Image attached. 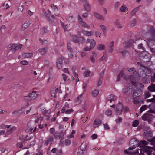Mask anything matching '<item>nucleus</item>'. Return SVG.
<instances>
[{"label":"nucleus","mask_w":155,"mask_h":155,"mask_svg":"<svg viewBox=\"0 0 155 155\" xmlns=\"http://www.w3.org/2000/svg\"><path fill=\"white\" fill-rule=\"evenodd\" d=\"M99 94V91L97 90H94L92 92V94L93 97L97 96Z\"/></svg>","instance_id":"nucleus-29"},{"label":"nucleus","mask_w":155,"mask_h":155,"mask_svg":"<svg viewBox=\"0 0 155 155\" xmlns=\"http://www.w3.org/2000/svg\"><path fill=\"white\" fill-rule=\"evenodd\" d=\"M138 48L139 49H141L143 50H144V48L143 46V45L142 44H139L138 46Z\"/></svg>","instance_id":"nucleus-59"},{"label":"nucleus","mask_w":155,"mask_h":155,"mask_svg":"<svg viewBox=\"0 0 155 155\" xmlns=\"http://www.w3.org/2000/svg\"><path fill=\"white\" fill-rule=\"evenodd\" d=\"M149 140L150 142L153 145H155V137L152 139H149Z\"/></svg>","instance_id":"nucleus-42"},{"label":"nucleus","mask_w":155,"mask_h":155,"mask_svg":"<svg viewBox=\"0 0 155 155\" xmlns=\"http://www.w3.org/2000/svg\"><path fill=\"white\" fill-rule=\"evenodd\" d=\"M100 28L101 29H102L104 33L106 31V27L103 25H100Z\"/></svg>","instance_id":"nucleus-48"},{"label":"nucleus","mask_w":155,"mask_h":155,"mask_svg":"<svg viewBox=\"0 0 155 155\" xmlns=\"http://www.w3.org/2000/svg\"><path fill=\"white\" fill-rule=\"evenodd\" d=\"M64 72V73H67L68 74H70V72L68 71V68H64V69L63 70H62Z\"/></svg>","instance_id":"nucleus-61"},{"label":"nucleus","mask_w":155,"mask_h":155,"mask_svg":"<svg viewBox=\"0 0 155 155\" xmlns=\"http://www.w3.org/2000/svg\"><path fill=\"white\" fill-rule=\"evenodd\" d=\"M102 84V78H100L99 79V80L97 82V86H100Z\"/></svg>","instance_id":"nucleus-55"},{"label":"nucleus","mask_w":155,"mask_h":155,"mask_svg":"<svg viewBox=\"0 0 155 155\" xmlns=\"http://www.w3.org/2000/svg\"><path fill=\"white\" fill-rule=\"evenodd\" d=\"M22 55L24 58H29L32 57L33 54L32 53H24L22 54Z\"/></svg>","instance_id":"nucleus-23"},{"label":"nucleus","mask_w":155,"mask_h":155,"mask_svg":"<svg viewBox=\"0 0 155 155\" xmlns=\"http://www.w3.org/2000/svg\"><path fill=\"white\" fill-rule=\"evenodd\" d=\"M146 107L144 106H142L140 109V112H142L143 111L145 110L146 109Z\"/></svg>","instance_id":"nucleus-57"},{"label":"nucleus","mask_w":155,"mask_h":155,"mask_svg":"<svg viewBox=\"0 0 155 155\" xmlns=\"http://www.w3.org/2000/svg\"><path fill=\"white\" fill-rule=\"evenodd\" d=\"M17 128L15 126H12L9 129H8L6 130V133L5 134V137H6L8 136L11 134L13 131L15 130Z\"/></svg>","instance_id":"nucleus-8"},{"label":"nucleus","mask_w":155,"mask_h":155,"mask_svg":"<svg viewBox=\"0 0 155 155\" xmlns=\"http://www.w3.org/2000/svg\"><path fill=\"white\" fill-rule=\"evenodd\" d=\"M134 43V40L133 39H130L129 42H127L126 43L125 46L127 48H129L132 45L133 43Z\"/></svg>","instance_id":"nucleus-21"},{"label":"nucleus","mask_w":155,"mask_h":155,"mask_svg":"<svg viewBox=\"0 0 155 155\" xmlns=\"http://www.w3.org/2000/svg\"><path fill=\"white\" fill-rule=\"evenodd\" d=\"M122 119L121 117H118V118L115 120V121L116 122L117 124L118 123H120L121 122Z\"/></svg>","instance_id":"nucleus-50"},{"label":"nucleus","mask_w":155,"mask_h":155,"mask_svg":"<svg viewBox=\"0 0 155 155\" xmlns=\"http://www.w3.org/2000/svg\"><path fill=\"white\" fill-rule=\"evenodd\" d=\"M54 141V138L52 136H50L48 137L47 140L44 143V144L45 145H48L49 143L51 144Z\"/></svg>","instance_id":"nucleus-11"},{"label":"nucleus","mask_w":155,"mask_h":155,"mask_svg":"<svg viewBox=\"0 0 155 155\" xmlns=\"http://www.w3.org/2000/svg\"><path fill=\"white\" fill-rule=\"evenodd\" d=\"M67 48L68 50L71 52H72V48L71 46V44L70 43H68L67 44Z\"/></svg>","instance_id":"nucleus-35"},{"label":"nucleus","mask_w":155,"mask_h":155,"mask_svg":"<svg viewBox=\"0 0 155 155\" xmlns=\"http://www.w3.org/2000/svg\"><path fill=\"white\" fill-rule=\"evenodd\" d=\"M120 5V4L119 2H116L115 4V8L116 9L118 8L119 6Z\"/></svg>","instance_id":"nucleus-64"},{"label":"nucleus","mask_w":155,"mask_h":155,"mask_svg":"<svg viewBox=\"0 0 155 155\" xmlns=\"http://www.w3.org/2000/svg\"><path fill=\"white\" fill-rule=\"evenodd\" d=\"M91 137L93 139H95L97 138V135L96 134H94L91 136Z\"/></svg>","instance_id":"nucleus-63"},{"label":"nucleus","mask_w":155,"mask_h":155,"mask_svg":"<svg viewBox=\"0 0 155 155\" xmlns=\"http://www.w3.org/2000/svg\"><path fill=\"white\" fill-rule=\"evenodd\" d=\"M93 15L94 17L100 20L104 21L105 19L104 17L97 13L94 12L93 13Z\"/></svg>","instance_id":"nucleus-12"},{"label":"nucleus","mask_w":155,"mask_h":155,"mask_svg":"<svg viewBox=\"0 0 155 155\" xmlns=\"http://www.w3.org/2000/svg\"><path fill=\"white\" fill-rule=\"evenodd\" d=\"M72 41L74 43H77L78 41V39L76 35L73 36Z\"/></svg>","instance_id":"nucleus-39"},{"label":"nucleus","mask_w":155,"mask_h":155,"mask_svg":"<svg viewBox=\"0 0 155 155\" xmlns=\"http://www.w3.org/2000/svg\"><path fill=\"white\" fill-rule=\"evenodd\" d=\"M148 89L151 92H155V84H151L148 87Z\"/></svg>","instance_id":"nucleus-19"},{"label":"nucleus","mask_w":155,"mask_h":155,"mask_svg":"<svg viewBox=\"0 0 155 155\" xmlns=\"http://www.w3.org/2000/svg\"><path fill=\"white\" fill-rule=\"evenodd\" d=\"M98 1L101 5H104L105 3L104 0H98Z\"/></svg>","instance_id":"nucleus-53"},{"label":"nucleus","mask_w":155,"mask_h":155,"mask_svg":"<svg viewBox=\"0 0 155 155\" xmlns=\"http://www.w3.org/2000/svg\"><path fill=\"white\" fill-rule=\"evenodd\" d=\"M22 47V44H20L19 45H18L16 46H15L14 48L13 49H11L12 51V52H15L16 50H19L20 49H21V47Z\"/></svg>","instance_id":"nucleus-24"},{"label":"nucleus","mask_w":155,"mask_h":155,"mask_svg":"<svg viewBox=\"0 0 155 155\" xmlns=\"http://www.w3.org/2000/svg\"><path fill=\"white\" fill-rule=\"evenodd\" d=\"M114 43V41H113L109 44L108 51L110 53H112L113 51Z\"/></svg>","instance_id":"nucleus-15"},{"label":"nucleus","mask_w":155,"mask_h":155,"mask_svg":"<svg viewBox=\"0 0 155 155\" xmlns=\"http://www.w3.org/2000/svg\"><path fill=\"white\" fill-rule=\"evenodd\" d=\"M144 95L145 97L146 98L149 97L150 96L149 92L148 91L145 92H144Z\"/></svg>","instance_id":"nucleus-45"},{"label":"nucleus","mask_w":155,"mask_h":155,"mask_svg":"<svg viewBox=\"0 0 155 155\" xmlns=\"http://www.w3.org/2000/svg\"><path fill=\"white\" fill-rule=\"evenodd\" d=\"M150 80L151 82H154L155 81V73H154L153 75L151 77Z\"/></svg>","instance_id":"nucleus-52"},{"label":"nucleus","mask_w":155,"mask_h":155,"mask_svg":"<svg viewBox=\"0 0 155 155\" xmlns=\"http://www.w3.org/2000/svg\"><path fill=\"white\" fill-rule=\"evenodd\" d=\"M136 24V21L135 19H133L132 20L130 23V26L131 27H134L135 26Z\"/></svg>","instance_id":"nucleus-41"},{"label":"nucleus","mask_w":155,"mask_h":155,"mask_svg":"<svg viewBox=\"0 0 155 155\" xmlns=\"http://www.w3.org/2000/svg\"><path fill=\"white\" fill-rule=\"evenodd\" d=\"M117 98V97L114 95L111 94L107 97V100L108 101H109L110 103H111L113 101L116 100Z\"/></svg>","instance_id":"nucleus-13"},{"label":"nucleus","mask_w":155,"mask_h":155,"mask_svg":"<svg viewBox=\"0 0 155 155\" xmlns=\"http://www.w3.org/2000/svg\"><path fill=\"white\" fill-rule=\"evenodd\" d=\"M75 133V131L74 130H72L70 135L67 136V137L68 138H72L74 137V134Z\"/></svg>","instance_id":"nucleus-36"},{"label":"nucleus","mask_w":155,"mask_h":155,"mask_svg":"<svg viewBox=\"0 0 155 155\" xmlns=\"http://www.w3.org/2000/svg\"><path fill=\"white\" fill-rule=\"evenodd\" d=\"M82 32L83 34L85 36H90L92 35H93V32L92 31H87L82 30Z\"/></svg>","instance_id":"nucleus-17"},{"label":"nucleus","mask_w":155,"mask_h":155,"mask_svg":"<svg viewBox=\"0 0 155 155\" xmlns=\"http://www.w3.org/2000/svg\"><path fill=\"white\" fill-rule=\"evenodd\" d=\"M21 64L24 65H28V62L26 60H23L21 62Z\"/></svg>","instance_id":"nucleus-47"},{"label":"nucleus","mask_w":155,"mask_h":155,"mask_svg":"<svg viewBox=\"0 0 155 155\" xmlns=\"http://www.w3.org/2000/svg\"><path fill=\"white\" fill-rule=\"evenodd\" d=\"M106 48L105 45L104 44H99L97 47V48L98 50H103Z\"/></svg>","instance_id":"nucleus-18"},{"label":"nucleus","mask_w":155,"mask_h":155,"mask_svg":"<svg viewBox=\"0 0 155 155\" xmlns=\"http://www.w3.org/2000/svg\"><path fill=\"white\" fill-rule=\"evenodd\" d=\"M65 134V131L64 132L63 131L61 130L58 133H55L54 134V136L56 138L58 137L60 139L62 140L64 139V136Z\"/></svg>","instance_id":"nucleus-6"},{"label":"nucleus","mask_w":155,"mask_h":155,"mask_svg":"<svg viewBox=\"0 0 155 155\" xmlns=\"http://www.w3.org/2000/svg\"><path fill=\"white\" fill-rule=\"evenodd\" d=\"M84 7L85 10L87 11H89L90 10V6L88 3H86L84 5Z\"/></svg>","instance_id":"nucleus-32"},{"label":"nucleus","mask_w":155,"mask_h":155,"mask_svg":"<svg viewBox=\"0 0 155 155\" xmlns=\"http://www.w3.org/2000/svg\"><path fill=\"white\" fill-rule=\"evenodd\" d=\"M143 69L140 71L139 77H145L149 76L151 74V71L150 69L144 67Z\"/></svg>","instance_id":"nucleus-3"},{"label":"nucleus","mask_w":155,"mask_h":155,"mask_svg":"<svg viewBox=\"0 0 155 155\" xmlns=\"http://www.w3.org/2000/svg\"><path fill=\"white\" fill-rule=\"evenodd\" d=\"M138 143V141L135 138H133L131 139L129 142V145L130 147L128 149V150L133 149L136 148Z\"/></svg>","instance_id":"nucleus-5"},{"label":"nucleus","mask_w":155,"mask_h":155,"mask_svg":"<svg viewBox=\"0 0 155 155\" xmlns=\"http://www.w3.org/2000/svg\"><path fill=\"white\" fill-rule=\"evenodd\" d=\"M124 152L125 155H134L136 153L134 152H130L127 150H125Z\"/></svg>","instance_id":"nucleus-27"},{"label":"nucleus","mask_w":155,"mask_h":155,"mask_svg":"<svg viewBox=\"0 0 155 155\" xmlns=\"http://www.w3.org/2000/svg\"><path fill=\"white\" fill-rule=\"evenodd\" d=\"M90 47L92 49L95 47L96 43L95 41L93 39H91V42L90 43Z\"/></svg>","instance_id":"nucleus-26"},{"label":"nucleus","mask_w":155,"mask_h":155,"mask_svg":"<svg viewBox=\"0 0 155 155\" xmlns=\"http://www.w3.org/2000/svg\"><path fill=\"white\" fill-rule=\"evenodd\" d=\"M149 48L151 52L153 53H155V47L154 46H149Z\"/></svg>","instance_id":"nucleus-43"},{"label":"nucleus","mask_w":155,"mask_h":155,"mask_svg":"<svg viewBox=\"0 0 155 155\" xmlns=\"http://www.w3.org/2000/svg\"><path fill=\"white\" fill-rule=\"evenodd\" d=\"M62 76H63V79L65 82L71 81V79L69 78V77L65 74H63Z\"/></svg>","instance_id":"nucleus-25"},{"label":"nucleus","mask_w":155,"mask_h":155,"mask_svg":"<svg viewBox=\"0 0 155 155\" xmlns=\"http://www.w3.org/2000/svg\"><path fill=\"white\" fill-rule=\"evenodd\" d=\"M128 71L130 73H134L136 72L135 69L134 67H132L131 68H127Z\"/></svg>","instance_id":"nucleus-30"},{"label":"nucleus","mask_w":155,"mask_h":155,"mask_svg":"<svg viewBox=\"0 0 155 155\" xmlns=\"http://www.w3.org/2000/svg\"><path fill=\"white\" fill-rule=\"evenodd\" d=\"M139 124V121L138 120H135L132 124V126L133 127H137Z\"/></svg>","instance_id":"nucleus-38"},{"label":"nucleus","mask_w":155,"mask_h":155,"mask_svg":"<svg viewBox=\"0 0 155 155\" xmlns=\"http://www.w3.org/2000/svg\"><path fill=\"white\" fill-rule=\"evenodd\" d=\"M105 114L107 116H110L112 114V111L110 110H108L106 111L105 112Z\"/></svg>","instance_id":"nucleus-44"},{"label":"nucleus","mask_w":155,"mask_h":155,"mask_svg":"<svg viewBox=\"0 0 155 155\" xmlns=\"http://www.w3.org/2000/svg\"><path fill=\"white\" fill-rule=\"evenodd\" d=\"M78 19L79 24L81 26L86 28H90L89 25L83 21L82 18L79 15L78 16Z\"/></svg>","instance_id":"nucleus-7"},{"label":"nucleus","mask_w":155,"mask_h":155,"mask_svg":"<svg viewBox=\"0 0 155 155\" xmlns=\"http://www.w3.org/2000/svg\"><path fill=\"white\" fill-rule=\"evenodd\" d=\"M30 23L28 21H26L22 25L21 29L24 31L30 25Z\"/></svg>","instance_id":"nucleus-16"},{"label":"nucleus","mask_w":155,"mask_h":155,"mask_svg":"<svg viewBox=\"0 0 155 155\" xmlns=\"http://www.w3.org/2000/svg\"><path fill=\"white\" fill-rule=\"evenodd\" d=\"M28 96L32 99L36 98L38 95V94L36 92H32L29 93L28 94Z\"/></svg>","instance_id":"nucleus-14"},{"label":"nucleus","mask_w":155,"mask_h":155,"mask_svg":"<svg viewBox=\"0 0 155 155\" xmlns=\"http://www.w3.org/2000/svg\"><path fill=\"white\" fill-rule=\"evenodd\" d=\"M17 146L18 147H19L20 148H22L23 146L22 143L21 142L18 143L17 144Z\"/></svg>","instance_id":"nucleus-56"},{"label":"nucleus","mask_w":155,"mask_h":155,"mask_svg":"<svg viewBox=\"0 0 155 155\" xmlns=\"http://www.w3.org/2000/svg\"><path fill=\"white\" fill-rule=\"evenodd\" d=\"M101 120L99 119H95L94 122L93 124L94 125H99L101 123Z\"/></svg>","instance_id":"nucleus-37"},{"label":"nucleus","mask_w":155,"mask_h":155,"mask_svg":"<svg viewBox=\"0 0 155 155\" xmlns=\"http://www.w3.org/2000/svg\"><path fill=\"white\" fill-rule=\"evenodd\" d=\"M71 143V141L69 139H66L64 140L65 144L67 146H69Z\"/></svg>","instance_id":"nucleus-40"},{"label":"nucleus","mask_w":155,"mask_h":155,"mask_svg":"<svg viewBox=\"0 0 155 155\" xmlns=\"http://www.w3.org/2000/svg\"><path fill=\"white\" fill-rule=\"evenodd\" d=\"M92 49L90 47H86L84 48L83 50L85 51H90Z\"/></svg>","instance_id":"nucleus-49"},{"label":"nucleus","mask_w":155,"mask_h":155,"mask_svg":"<svg viewBox=\"0 0 155 155\" xmlns=\"http://www.w3.org/2000/svg\"><path fill=\"white\" fill-rule=\"evenodd\" d=\"M128 8L127 7H126L125 5H123L119 9V12H126V11L128 10Z\"/></svg>","instance_id":"nucleus-20"},{"label":"nucleus","mask_w":155,"mask_h":155,"mask_svg":"<svg viewBox=\"0 0 155 155\" xmlns=\"http://www.w3.org/2000/svg\"><path fill=\"white\" fill-rule=\"evenodd\" d=\"M91 72L89 70H86L83 73L85 77H88L90 76Z\"/></svg>","instance_id":"nucleus-34"},{"label":"nucleus","mask_w":155,"mask_h":155,"mask_svg":"<svg viewBox=\"0 0 155 155\" xmlns=\"http://www.w3.org/2000/svg\"><path fill=\"white\" fill-rule=\"evenodd\" d=\"M62 63L63 61L62 58H58L56 62V66L58 69H61L62 68Z\"/></svg>","instance_id":"nucleus-10"},{"label":"nucleus","mask_w":155,"mask_h":155,"mask_svg":"<svg viewBox=\"0 0 155 155\" xmlns=\"http://www.w3.org/2000/svg\"><path fill=\"white\" fill-rule=\"evenodd\" d=\"M142 94V91L139 89H136L134 91L133 93L134 98L137 97Z\"/></svg>","instance_id":"nucleus-9"},{"label":"nucleus","mask_w":155,"mask_h":155,"mask_svg":"<svg viewBox=\"0 0 155 155\" xmlns=\"http://www.w3.org/2000/svg\"><path fill=\"white\" fill-rule=\"evenodd\" d=\"M126 69L125 68H123L121 71L119 73L118 75L117 81H119L120 78L124 76L123 78L124 79L127 80L129 79L131 82L132 84L134 86H136L137 84L136 82L134 81H135V78L133 75H131L130 76L126 75L124 76V71Z\"/></svg>","instance_id":"nucleus-1"},{"label":"nucleus","mask_w":155,"mask_h":155,"mask_svg":"<svg viewBox=\"0 0 155 155\" xmlns=\"http://www.w3.org/2000/svg\"><path fill=\"white\" fill-rule=\"evenodd\" d=\"M55 91H51V96L53 97H56V95L55 94Z\"/></svg>","instance_id":"nucleus-58"},{"label":"nucleus","mask_w":155,"mask_h":155,"mask_svg":"<svg viewBox=\"0 0 155 155\" xmlns=\"http://www.w3.org/2000/svg\"><path fill=\"white\" fill-rule=\"evenodd\" d=\"M73 110L72 109H69L67 110L65 112L66 114H69L71 112H73Z\"/></svg>","instance_id":"nucleus-54"},{"label":"nucleus","mask_w":155,"mask_h":155,"mask_svg":"<svg viewBox=\"0 0 155 155\" xmlns=\"http://www.w3.org/2000/svg\"><path fill=\"white\" fill-rule=\"evenodd\" d=\"M119 52L121 53L123 56H125L127 54H128V52L127 51H120Z\"/></svg>","instance_id":"nucleus-51"},{"label":"nucleus","mask_w":155,"mask_h":155,"mask_svg":"<svg viewBox=\"0 0 155 155\" xmlns=\"http://www.w3.org/2000/svg\"><path fill=\"white\" fill-rule=\"evenodd\" d=\"M128 108L127 107H123L121 103H119L117 105L116 110V114L117 115L120 114H122L121 112L124 111V112L127 111L128 110Z\"/></svg>","instance_id":"nucleus-2"},{"label":"nucleus","mask_w":155,"mask_h":155,"mask_svg":"<svg viewBox=\"0 0 155 155\" xmlns=\"http://www.w3.org/2000/svg\"><path fill=\"white\" fill-rule=\"evenodd\" d=\"M23 111H21L20 110H15L12 113V114L13 115L20 114L22 113Z\"/></svg>","instance_id":"nucleus-28"},{"label":"nucleus","mask_w":155,"mask_h":155,"mask_svg":"<svg viewBox=\"0 0 155 155\" xmlns=\"http://www.w3.org/2000/svg\"><path fill=\"white\" fill-rule=\"evenodd\" d=\"M83 95V93L81 94L77 98V100H75V102L76 103H80L82 99V96Z\"/></svg>","instance_id":"nucleus-31"},{"label":"nucleus","mask_w":155,"mask_h":155,"mask_svg":"<svg viewBox=\"0 0 155 155\" xmlns=\"http://www.w3.org/2000/svg\"><path fill=\"white\" fill-rule=\"evenodd\" d=\"M149 129L150 127H145L144 130L145 131L143 133V135L148 140L149 139L151 138L152 136V131L151 130H148Z\"/></svg>","instance_id":"nucleus-4"},{"label":"nucleus","mask_w":155,"mask_h":155,"mask_svg":"<svg viewBox=\"0 0 155 155\" xmlns=\"http://www.w3.org/2000/svg\"><path fill=\"white\" fill-rule=\"evenodd\" d=\"M104 127L105 129L108 130L109 129V127L107 123L104 124Z\"/></svg>","instance_id":"nucleus-62"},{"label":"nucleus","mask_w":155,"mask_h":155,"mask_svg":"<svg viewBox=\"0 0 155 155\" xmlns=\"http://www.w3.org/2000/svg\"><path fill=\"white\" fill-rule=\"evenodd\" d=\"M15 46V44H12L9 45L8 46V48H10L11 50L12 51L11 49H13V48H14Z\"/></svg>","instance_id":"nucleus-46"},{"label":"nucleus","mask_w":155,"mask_h":155,"mask_svg":"<svg viewBox=\"0 0 155 155\" xmlns=\"http://www.w3.org/2000/svg\"><path fill=\"white\" fill-rule=\"evenodd\" d=\"M47 49L46 48H42L39 49L38 50L42 54H45L47 51Z\"/></svg>","instance_id":"nucleus-22"},{"label":"nucleus","mask_w":155,"mask_h":155,"mask_svg":"<svg viewBox=\"0 0 155 155\" xmlns=\"http://www.w3.org/2000/svg\"><path fill=\"white\" fill-rule=\"evenodd\" d=\"M138 9V8H136L133 10L131 12V15L132 16L134 15L137 12Z\"/></svg>","instance_id":"nucleus-33"},{"label":"nucleus","mask_w":155,"mask_h":155,"mask_svg":"<svg viewBox=\"0 0 155 155\" xmlns=\"http://www.w3.org/2000/svg\"><path fill=\"white\" fill-rule=\"evenodd\" d=\"M24 9V7L23 5L20 6L18 8V11L21 12L23 11Z\"/></svg>","instance_id":"nucleus-60"}]
</instances>
